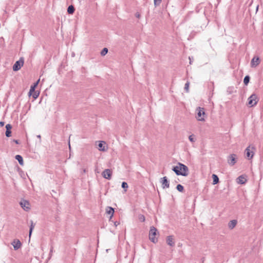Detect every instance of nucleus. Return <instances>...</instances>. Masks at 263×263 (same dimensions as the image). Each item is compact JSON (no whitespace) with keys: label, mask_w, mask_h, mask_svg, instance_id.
Instances as JSON below:
<instances>
[{"label":"nucleus","mask_w":263,"mask_h":263,"mask_svg":"<svg viewBox=\"0 0 263 263\" xmlns=\"http://www.w3.org/2000/svg\"><path fill=\"white\" fill-rule=\"evenodd\" d=\"M197 116L196 117L198 121H204L205 112L203 108L198 107L196 109Z\"/></svg>","instance_id":"1"},{"label":"nucleus","mask_w":263,"mask_h":263,"mask_svg":"<svg viewBox=\"0 0 263 263\" xmlns=\"http://www.w3.org/2000/svg\"><path fill=\"white\" fill-rule=\"evenodd\" d=\"M254 147L251 146L250 145L247 147V148L245 150V154L246 155V158L248 159L251 160L253 158L254 155Z\"/></svg>","instance_id":"2"},{"label":"nucleus","mask_w":263,"mask_h":263,"mask_svg":"<svg viewBox=\"0 0 263 263\" xmlns=\"http://www.w3.org/2000/svg\"><path fill=\"white\" fill-rule=\"evenodd\" d=\"M178 167H179L180 172L181 173V174H180V175H181L183 176H187L188 175L189 168L186 165L179 162L178 163Z\"/></svg>","instance_id":"3"},{"label":"nucleus","mask_w":263,"mask_h":263,"mask_svg":"<svg viewBox=\"0 0 263 263\" xmlns=\"http://www.w3.org/2000/svg\"><path fill=\"white\" fill-rule=\"evenodd\" d=\"M24 63V59L23 58H20L18 61H17L13 66V71H16L20 70L23 66Z\"/></svg>","instance_id":"4"},{"label":"nucleus","mask_w":263,"mask_h":263,"mask_svg":"<svg viewBox=\"0 0 263 263\" xmlns=\"http://www.w3.org/2000/svg\"><path fill=\"white\" fill-rule=\"evenodd\" d=\"M156 232L157 229L154 227H151L149 234V238L154 243L157 241V239L155 238Z\"/></svg>","instance_id":"5"},{"label":"nucleus","mask_w":263,"mask_h":263,"mask_svg":"<svg viewBox=\"0 0 263 263\" xmlns=\"http://www.w3.org/2000/svg\"><path fill=\"white\" fill-rule=\"evenodd\" d=\"M248 104L250 105V106L252 107L255 105L258 102L257 96L255 94H252L248 98Z\"/></svg>","instance_id":"6"},{"label":"nucleus","mask_w":263,"mask_h":263,"mask_svg":"<svg viewBox=\"0 0 263 263\" xmlns=\"http://www.w3.org/2000/svg\"><path fill=\"white\" fill-rule=\"evenodd\" d=\"M236 158L237 157L235 154H231L228 157V163L231 166L234 165L236 162Z\"/></svg>","instance_id":"7"},{"label":"nucleus","mask_w":263,"mask_h":263,"mask_svg":"<svg viewBox=\"0 0 263 263\" xmlns=\"http://www.w3.org/2000/svg\"><path fill=\"white\" fill-rule=\"evenodd\" d=\"M112 171L110 169H105L102 173V176L108 180H110L112 175Z\"/></svg>","instance_id":"8"},{"label":"nucleus","mask_w":263,"mask_h":263,"mask_svg":"<svg viewBox=\"0 0 263 263\" xmlns=\"http://www.w3.org/2000/svg\"><path fill=\"white\" fill-rule=\"evenodd\" d=\"M260 59L258 57H254L251 61V67L255 68L257 67L260 63Z\"/></svg>","instance_id":"9"},{"label":"nucleus","mask_w":263,"mask_h":263,"mask_svg":"<svg viewBox=\"0 0 263 263\" xmlns=\"http://www.w3.org/2000/svg\"><path fill=\"white\" fill-rule=\"evenodd\" d=\"M160 182L162 184V187L163 189L168 188L170 187V183L166 177H164L161 178Z\"/></svg>","instance_id":"10"},{"label":"nucleus","mask_w":263,"mask_h":263,"mask_svg":"<svg viewBox=\"0 0 263 263\" xmlns=\"http://www.w3.org/2000/svg\"><path fill=\"white\" fill-rule=\"evenodd\" d=\"M21 207L25 211H27L30 209V204L28 201L23 200L20 202Z\"/></svg>","instance_id":"11"},{"label":"nucleus","mask_w":263,"mask_h":263,"mask_svg":"<svg viewBox=\"0 0 263 263\" xmlns=\"http://www.w3.org/2000/svg\"><path fill=\"white\" fill-rule=\"evenodd\" d=\"M166 243L168 245L171 247L175 246V241L173 236L170 235L167 237Z\"/></svg>","instance_id":"12"},{"label":"nucleus","mask_w":263,"mask_h":263,"mask_svg":"<svg viewBox=\"0 0 263 263\" xmlns=\"http://www.w3.org/2000/svg\"><path fill=\"white\" fill-rule=\"evenodd\" d=\"M6 136L7 137H10L11 134V129L12 128V126L10 124H8L6 125Z\"/></svg>","instance_id":"13"},{"label":"nucleus","mask_w":263,"mask_h":263,"mask_svg":"<svg viewBox=\"0 0 263 263\" xmlns=\"http://www.w3.org/2000/svg\"><path fill=\"white\" fill-rule=\"evenodd\" d=\"M105 142L104 141H100L98 144V149L100 151L105 152L106 150L105 148Z\"/></svg>","instance_id":"14"},{"label":"nucleus","mask_w":263,"mask_h":263,"mask_svg":"<svg viewBox=\"0 0 263 263\" xmlns=\"http://www.w3.org/2000/svg\"><path fill=\"white\" fill-rule=\"evenodd\" d=\"M14 250H17L21 246V243L20 240H17V241L14 240L12 243Z\"/></svg>","instance_id":"15"},{"label":"nucleus","mask_w":263,"mask_h":263,"mask_svg":"<svg viewBox=\"0 0 263 263\" xmlns=\"http://www.w3.org/2000/svg\"><path fill=\"white\" fill-rule=\"evenodd\" d=\"M237 224V220H231L229 223H228V227L230 229H233L235 227Z\"/></svg>","instance_id":"16"},{"label":"nucleus","mask_w":263,"mask_h":263,"mask_svg":"<svg viewBox=\"0 0 263 263\" xmlns=\"http://www.w3.org/2000/svg\"><path fill=\"white\" fill-rule=\"evenodd\" d=\"M106 212L109 215H111L110 218L113 216L114 213V209L110 206L107 207L106 209Z\"/></svg>","instance_id":"17"},{"label":"nucleus","mask_w":263,"mask_h":263,"mask_svg":"<svg viewBox=\"0 0 263 263\" xmlns=\"http://www.w3.org/2000/svg\"><path fill=\"white\" fill-rule=\"evenodd\" d=\"M40 81V80H39L36 83H35L33 85H32L30 87L29 94V95H31L32 93L34 91L35 88L39 82Z\"/></svg>","instance_id":"18"},{"label":"nucleus","mask_w":263,"mask_h":263,"mask_svg":"<svg viewBox=\"0 0 263 263\" xmlns=\"http://www.w3.org/2000/svg\"><path fill=\"white\" fill-rule=\"evenodd\" d=\"M15 159L18 161V162L21 165H23V164H24L23 159V157L21 155H16Z\"/></svg>","instance_id":"19"},{"label":"nucleus","mask_w":263,"mask_h":263,"mask_svg":"<svg viewBox=\"0 0 263 263\" xmlns=\"http://www.w3.org/2000/svg\"><path fill=\"white\" fill-rule=\"evenodd\" d=\"M212 178H213V184H216L217 183H218L219 182V178L218 177V176L215 175V174H213L212 175Z\"/></svg>","instance_id":"20"},{"label":"nucleus","mask_w":263,"mask_h":263,"mask_svg":"<svg viewBox=\"0 0 263 263\" xmlns=\"http://www.w3.org/2000/svg\"><path fill=\"white\" fill-rule=\"evenodd\" d=\"M237 182L240 184H244L246 181V179H245V178L242 176H239L237 178Z\"/></svg>","instance_id":"21"},{"label":"nucleus","mask_w":263,"mask_h":263,"mask_svg":"<svg viewBox=\"0 0 263 263\" xmlns=\"http://www.w3.org/2000/svg\"><path fill=\"white\" fill-rule=\"evenodd\" d=\"M74 8L72 5H70L68 7L67 12L69 14H73L74 11Z\"/></svg>","instance_id":"22"},{"label":"nucleus","mask_w":263,"mask_h":263,"mask_svg":"<svg viewBox=\"0 0 263 263\" xmlns=\"http://www.w3.org/2000/svg\"><path fill=\"white\" fill-rule=\"evenodd\" d=\"M172 170L176 173L177 175H180V174H181L180 172L178 164L177 166L173 167Z\"/></svg>","instance_id":"23"},{"label":"nucleus","mask_w":263,"mask_h":263,"mask_svg":"<svg viewBox=\"0 0 263 263\" xmlns=\"http://www.w3.org/2000/svg\"><path fill=\"white\" fill-rule=\"evenodd\" d=\"M30 222H31V225L30 226V230H29V238H30L32 231L34 228V224L33 223V221L31 220Z\"/></svg>","instance_id":"24"},{"label":"nucleus","mask_w":263,"mask_h":263,"mask_svg":"<svg viewBox=\"0 0 263 263\" xmlns=\"http://www.w3.org/2000/svg\"><path fill=\"white\" fill-rule=\"evenodd\" d=\"M250 77L249 76H246L243 80V83L245 85H247L250 81Z\"/></svg>","instance_id":"25"},{"label":"nucleus","mask_w":263,"mask_h":263,"mask_svg":"<svg viewBox=\"0 0 263 263\" xmlns=\"http://www.w3.org/2000/svg\"><path fill=\"white\" fill-rule=\"evenodd\" d=\"M107 52H108V49L107 48H104L101 52V55L102 56H104L107 53Z\"/></svg>","instance_id":"26"},{"label":"nucleus","mask_w":263,"mask_h":263,"mask_svg":"<svg viewBox=\"0 0 263 263\" xmlns=\"http://www.w3.org/2000/svg\"><path fill=\"white\" fill-rule=\"evenodd\" d=\"M176 189H177V190L179 192H183V190H184V187H183V186L182 185L180 184H178V185H177V186H176Z\"/></svg>","instance_id":"27"},{"label":"nucleus","mask_w":263,"mask_h":263,"mask_svg":"<svg viewBox=\"0 0 263 263\" xmlns=\"http://www.w3.org/2000/svg\"><path fill=\"white\" fill-rule=\"evenodd\" d=\"M122 187L125 189V191H126V189L128 188V184L125 182H123L122 183Z\"/></svg>","instance_id":"28"},{"label":"nucleus","mask_w":263,"mask_h":263,"mask_svg":"<svg viewBox=\"0 0 263 263\" xmlns=\"http://www.w3.org/2000/svg\"><path fill=\"white\" fill-rule=\"evenodd\" d=\"M189 85H190V83L189 82H187L185 84V86H184V89L186 91V92H188L189 91Z\"/></svg>","instance_id":"29"},{"label":"nucleus","mask_w":263,"mask_h":263,"mask_svg":"<svg viewBox=\"0 0 263 263\" xmlns=\"http://www.w3.org/2000/svg\"><path fill=\"white\" fill-rule=\"evenodd\" d=\"M139 219L142 221L144 222L145 221V217L143 215H139Z\"/></svg>","instance_id":"30"},{"label":"nucleus","mask_w":263,"mask_h":263,"mask_svg":"<svg viewBox=\"0 0 263 263\" xmlns=\"http://www.w3.org/2000/svg\"><path fill=\"white\" fill-rule=\"evenodd\" d=\"M162 0H154V5L155 6H158L160 4Z\"/></svg>","instance_id":"31"},{"label":"nucleus","mask_w":263,"mask_h":263,"mask_svg":"<svg viewBox=\"0 0 263 263\" xmlns=\"http://www.w3.org/2000/svg\"><path fill=\"white\" fill-rule=\"evenodd\" d=\"M189 140L191 142H194L195 141L194 138H193V135H190L189 137Z\"/></svg>","instance_id":"32"},{"label":"nucleus","mask_w":263,"mask_h":263,"mask_svg":"<svg viewBox=\"0 0 263 263\" xmlns=\"http://www.w3.org/2000/svg\"><path fill=\"white\" fill-rule=\"evenodd\" d=\"M39 93H36V92H34V93L33 95V97L34 99H36L38 97Z\"/></svg>","instance_id":"33"},{"label":"nucleus","mask_w":263,"mask_h":263,"mask_svg":"<svg viewBox=\"0 0 263 263\" xmlns=\"http://www.w3.org/2000/svg\"><path fill=\"white\" fill-rule=\"evenodd\" d=\"M135 16L137 18H140V14L139 12H137L135 14Z\"/></svg>","instance_id":"34"},{"label":"nucleus","mask_w":263,"mask_h":263,"mask_svg":"<svg viewBox=\"0 0 263 263\" xmlns=\"http://www.w3.org/2000/svg\"><path fill=\"white\" fill-rule=\"evenodd\" d=\"M119 222H118V221H115V222H114V225H115L116 227H117V226L118 225H119Z\"/></svg>","instance_id":"35"},{"label":"nucleus","mask_w":263,"mask_h":263,"mask_svg":"<svg viewBox=\"0 0 263 263\" xmlns=\"http://www.w3.org/2000/svg\"><path fill=\"white\" fill-rule=\"evenodd\" d=\"M4 123H4V122H3V121H1V122H0V125H1V126H3L4 125Z\"/></svg>","instance_id":"36"},{"label":"nucleus","mask_w":263,"mask_h":263,"mask_svg":"<svg viewBox=\"0 0 263 263\" xmlns=\"http://www.w3.org/2000/svg\"><path fill=\"white\" fill-rule=\"evenodd\" d=\"M14 142L16 144H18V141L17 140H14Z\"/></svg>","instance_id":"37"},{"label":"nucleus","mask_w":263,"mask_h":263,"mask_svg":"<svg viewBox=\"0 0 263 263\" xmlns=\"http://www.w3.org/2000/svg\"><path fill=\"white\" fill-rule=\"evenodd\" d=\"M52 250H53V248L52 247L51 249H50V253L52 252Z\"/></svg>","instance_id":"38"},{"label":"nucleus","mask_w":263,"mask_h":263,"mask_svg":"<svg viewBox=\"0 0 263 263\" xmlns=\"http://www.w3.org/2000/svg\"><path fill=\"white\" fill-rule=\"evenodd\" d=\"M37 138H40V139H41V136H40V135H38V136H37Z\"/></svg>","instance_id":"39"},{"label":"nucleus","mask_w":263,"mask_h":263,"mask_svg":"<svg viewBox=\"0 0 263 263\" xmlns=\"http://www.w3.org/2000/svg\"><path fill=\"white\" fill-rule=\"evenodd\" d=\"M189 59H190V64H191L192 61L191 60V58H190V57L189 58Z\"/></svg>","instance_id":"40"},{"label":"nucleus","mask_w":263,"mask_h":263,"mask_svg":"<svg viewBox=\"0 0 263 263\" xmlns=\"http://www.w3.org/2000/svg\"><path fill=\"white\" fill-rule=\"evenodd\" d=\"M69 148H70V145L69 143Z\"/></svg>","instance_id":"41"}]
</instances>
